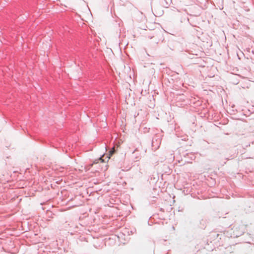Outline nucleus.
<instances>
[{
    "mask_svg": "<svg viewBox=\"0 0 254 254\" xmlns=\"http://www.w3.org/2000/svg\"><path fill=\"white\" fill-rule=\"evenodd\" d=\"M111 156H112V155H110V154H109V156H108V159H109L110 158V157H111Z\"/></svg>",
    "mask_w": 254,
    "mask_h": 254,
    "instance_id": "7ed1b4c3",
    "label": "nucleus"
},
{
    "mask_svg": "<svg viewBox=\"0 0 254 254\" xmlns=\"http://www.w3.org/2000/svg\"><path fill=\"white\" fill-rule=\"evenodd\" d=\"M114 152V147H113L112 150L110 151L109 154L112 155Z\"/></svg>",
    "mask_w": 254,
    "mask_h": 254,
    "instance_id": "f257e3e1",
    "label": "nucleus"
},
{
    "mask_svg": "<svg viewBox=\"0 0 254 254\" xmlns=\"http://www.w3.org/2000/svg\"><path fill=\"white\" fill-rule=\"evenodd\" d=\"M104 156V154H103V155H102V156H101V157L99 158V160H101V161L102 162H104V159H102V156Z\"/></svg>",
    "mask_w": 254,
    "mask_h": 254,
    "instance_id": "f03ea898",
    "label": "nucleus"
}]
</instances>
